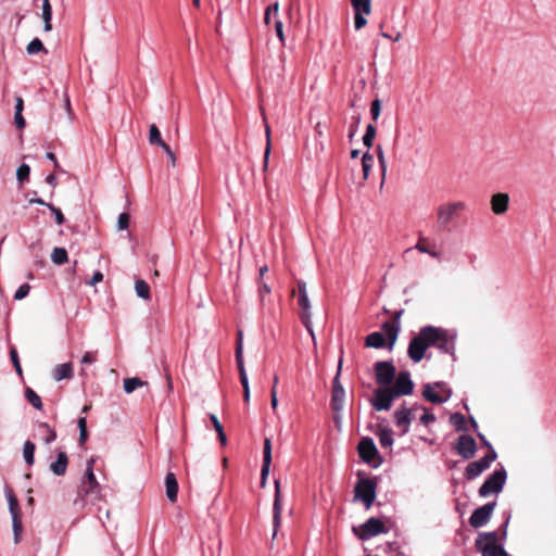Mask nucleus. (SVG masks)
Returning <instances> with one entry per match:
<instances>
[{
    "mask_svg": "<svg viewBox=\"0 0 556 556\" xmlns=\"http://www.w3.org/2000/svg\"><path fill=\"white\" fill-rule=\"evenodd\" d=\"M430 346H434L444 353H452L454 350V336L439 327H422L418 334L410 340L407 354L414 363H419Z\"/></svg>",
    "mask_w": 556,
    "mask_h": 556,
    "instance_id": "nucleus-1",
    "label": "nucleus"
},
{
    "mask_svg": "<svg viewBox=\"0 0 556 556\" xmlns=\"http://www.w3.org/2000/svg\"><path fill=\"white\" fill-rule=\"evenodd\" d=\"M475 546L481 556H508L504 547L497 544V533L494 531L479 533Z\"/></svg>",
    "mask_w": 556,
    "mask_h": 556,
    "instance_id": "nucleus-2",
    "label": "nucleus"
},
{
    "mask_svg": "<svg viewBox=\"0 0 556 556\" xmlns=\"http://www.w3.org/2000/svg\"><path fill=\"white\" fill-rule=\"evenodd\" d=\"M377 492V481L370 478L359 479L354 489L355 500L362 501L366 509H369L375 500Z\"/></svg>",
    "mask_w": 556,
    "mask_h": 556,
    "instance_id": "nucleus-3",
    "label": "nucleus"
},
{
    "mask_svg": "<svg viewBox=\"0 0 556 556\" xmlns=\"http://www.w3.org/2000/svg\"><path fill=\"white\" fill-rule=\"evenodd\" d=\"M507 479V473L504 468L495 470L480 486L478 493L481 497H486L492 493L502 492Z\"/></svg>",
    "mask_w": 556,
    "mask_h": 556,
    "instance_id": "nucleus-4",
    "label": "nucleus"
},
{
    "mask_svg": "<svg viewBox=\"0 0 556 556\" xmlns=\"http://www.w3.org/2000/svg\"><path fill=\"white\" fill-rule=\"evenodd\" d=\"M422 396L434 404H442L450 400L452 390L444 382L438 381L424 387Z\"/></svg>",
    "mask_w": 556,
    "mask_h": 556,
    "instance_id": "nucleus-5",
    "label": "nucleus"
},
{
    "mask_svg": "<svg viewBox=\"0 0 556 556\" xmlns=\"http://www.w3.org/2000/svg\"><path fill=\"white\" fill-rule=\"evenodd\" d=\"M465 208L466 204L460 201L441 204L437 211L439 226L441 228H445L458 212L464 211Z\"/></svg>",
    "mask_w": 556,
    "mask_h": 556,
    "instance_id": "nucleus-6",
    "label": "nucleus"
},
{
    "mask_svg": "<svg viewBox=\"0 0 556 556\" xmlns=\"http://www.w3.org/2000/svg\"><path fill=\"white\" fill-rule=\"evenodd\" d=\"M497 455L494 448H491L488 455L484 457L471 462L465 469V477L468 480H473L479 477L484 470H486L491 464L496 459Z\"/></svg>",
    "mask_w": 556,
    "mask_h": 556,
    "instance_id": "nucleus-7",
    "label": "nucleus"
},
{
    "mask_svg": "<svg viewBox=\"0 0 556 556\" xmlns=\"http://www.w3.org/2000/svg\"><path fill=\"white\" fill-rule=\"evenodd\" d=\"M495 506V502H490L475 509L469 518L470 526L476 529L485 526L490 521Z\"/></svg>",
    "mask_w": 556,
    "mask_h": 556,
    "instance_id": "nucleus-8",
    "label": "nucleus"
},
{
    "mask_svg": "<svg viewBox=\"0 0 556 556\" xmlns=\"http://www.w3.org/2000/svg\"><path fill=\"white\" fill-rule=\"evenodd\" d=\"M354 10V27L356 30L362 29L367 24L366 15L371 12V0H351Z\"/></svg>",
    "mask_w": 556,
    "mask_h": 556,
    "instance_id": "nucleus-9",
    "label": "nucleus"
},
{
    "mask_svg": "<svg viewBox=\"0 0 556 556\" xmlns=\"http://www.w3.org/2000/svg\"><path fill=\"white\" fill-rule=\"evenodd\" d=\"M395 366L390 362H377L375 364L376 381L380 386H389L395 378Z\"/></svg>",
    "mask_w": 556,
    "mask_h": 556,
    "instance_id": "nucleus-10",
    "label": "nucleus"
},
{
    "mask_svg": "<svg viewBox=\"0 0 556 556\" xmlns=\"http://www.w3.org/2000/svg\"><path fill=\"white\" fill-rule=\"evenodd\" d=\"M101 498V488H93L92 484H87L81 481L77 489V496L74 500V505L84 507L87 500L91 502L98 501Z\"/></svg>",
    "mask_w": 556,
    "mask_h": 556,
    "instance_id": "nucleus-11",
    "label": "nucleus"
},
{
    "mask_svg": "<svg viewBox=\"0 0 556 556\" xmlns=\"http://www.w3.org/2000/svg\"><path fill=\"white\" fill-rule=\"evenodd\" d=\"M395 379L393 387H389L395 397L409 395L414 391V382L408 371H401Z\"/></svg>",
    "mask_w": 556,
    "mask_h": 556,
    "instance_id": "nucleus-12",
    "label": "nucleus"
},
{
    "mask_svg": "<svg viewBox=\"0 0 556 556\" xmlns=\"http://www.w3.org/2000/svg\"><path fill=\"white\" fill-rule=\"evenodd\" d=\"M394 399L395 395L392 393L390 388H378L374 392L371 405L378 412L389 410L392 406V402Z\"/></svg>",
    "mask_w": 556,
    "mask_h": 556,
    "instance_id": "nucleus-13",
    "label": "nucleus"
},
{
    "mask_svg": "<svg viewBox=\"0 0 556 556\" xmlns=\"http://www.w3.org/2000/svg\"><path fill=\"white\" fill-rule=\"evenodd\" d=\"M387 532L388 529L384 526V523L380 519L371 517L361 526V533L358 536L361 540L365 541L372 536Z\"/></svg>",
    "mask_w": 556,
    "mask_h": 556,
    "instance_id": "nucleus-14",
    "label": "nucleus"
},
{
    "mask_svg": "<svg viewBox=\"0 0 556 556\" xmlns=\"http://www.w3.org/2000/svg\"><path fill=\"white\" fill-rule=\"evenodd\" d=\"M457 454L464 459H470L477 452V443L471 435L462 434L455 446Z\"/></svg>",
    "mask_w": 556,
    "mask_h": 556,
    "instance_id": "nucleus-15",
    "label": "nucleus"
},
{
    "mask_svg": "<svg viewBox=\"0 0 556 556\" xmlns=\"http://www.w3.org/2000/svg\"><path fill=\"white\" fill-rule=\"evenodd\" d=\"M418 409V405L415 404L413 407L407 408L402 406L394 412V419L396 426L401 429L402 434H405L409 431V426L413 420V413Z\"/></svg>",
    "mask_w": 556,
    "mask_h": 556,
    "instance_id": "nucleus-16",
    "label": "nucleus"
},
{
    "mask_svg": "<svg viewBox=\"0 0 556 556\" xmlns=\"http://www.w3.org/2000/svg\"><path fill=\"white\" fill-rule=\"evenodd\" d=\"M377 453V447L371 438H363L358 443V454L364 462L371 463Z\"/></svg>",
    "mask_w": 556,
    "mask_h": 556,
    "instance_id": "nucleus-17",
    "label": "nucleus"
},
{
    "mask_svg": "<svg viewBox=\"0 0 556 556\" xmlns=\"http://www.w3.org/2000/svg\"><path fill=\"white\" fill-rule=\"evenodd\" d=\"M509 195L504 192L495 193L491 198V207L494 214L502 215L508 210Z\"/></svg>",
    "mask_w": 556,
    "mask_h": 556,
    "instance_id": "nucleus-18",
    "label": "nucleus"
},
{
    "mask_svg": "<svg viewBox=\"0 0 556 556\" xmlns=\"http://www.w3.org/2000/svg\"><path fill=\"white\" fill-rule=\"evenodd\" d=\"M68 466V456L65 452L61 451L58 453L56 460L51 463L50 470L55 476H64Z\"/></svg>",
    "mask_w": 556,
    "mask_h": 556,
    "instance_id": "nucleus-19",
    "label": "nucleus"
},
{
    "mask_svg": "<svg viewBox=\"0 0 556 556\" xmlns=\"http://www.w3.org/2000/svg\"><path fill=\"white\" fill-rule=\"evenodd\" d=\"M271 463V443L269 439H265L264 451H263V466L261 470L262 482L264 483L267 475L269 473V467Z\"/></svg>",
    "mask_w": 556,
    "mask_h": 556,
    "instance_id": "nucleus-20",
    "label": "nucleus"
},
{
    "mask_svg": "<svg viewBox=\"0 0 556 556\" xmlns=\"http://www.w3.org/2000/svg\"><path fill=\"white\" fill-rule=\"evenodd\" d=\"M166 496L169 502L175 503L178 494V482L173 472H168L165 478Z\"/></svg>",
    "mask_w": 556,
    "mask_h": 556,
    "instance_id": "nucleus-21",
    "label": "nucleus"
},
{
    "mask_svg": "<svg viewBox=\"0 0 556 556\" xmlns=\"http://www.w3.org/2000/svg\"><path fill=\"white\" fill-rule=\"evenodd\" d=\"M383 336H386L390 342L389 349L391 350L396 342L401 326L391 321H384L382 324Z\"/></svg>",
    "mask_w": 556,
    "mask_h": 556,
    "instance_id": "nucleus-22",
    "label": "nucleus"
},
{
    "mask_svg": "<svg viewBox=\"0 0 556 556\" xmlns=\"http://www.w3.org/2000/svg\"><path fill=\"white\" fill-rule=\"evenodd\" d=\"M345 390L344 388H337L331 392V409L334 413H340L344 407Z\"/></svg>",
    "mask_w": 556,
    "mask_h": 556,
    "instance_id": "nucleus-23",
    "label": "nucleus"
},
{
    "mask_svg": "<svg viewBox=\"0 0 556 556\" xmlns=\"http://www.w3.org/2000/svg\"><path fill=\"white\" fill-rule=\"evenodd\" d=\"M73 377V365L72 363H64L56 365L53 369V378L56 381L63 379H71Z\"/></svg>",
    "mask_w": 556,
    "mask_h": 556,
    "instance_id": "nucleus-24",
    "label": "nucleus"
},
{
    "mask_svg": "<svg viewBox=\"0 0 556 556\" xmlns=\"http://www.w3.org/2000/svg\"><path fill=\"white\" fill-rule=\"evenodd\" d=\"M242 340H243V331L241 329H238L237 342H236V361H237V367H238V376L241 379H242V357H243Z\"/></svg>",
    "mask_w": 556,
    "mask_h": 556,
    "instance_id": "nucleus-25",
    "label": "nucleus"
},
{
    "mask_svg": "<svg viewBox=\"0 0 556 556\" xmlns=\"http://www.w3.org/2000/svg\"><path fill=\"white\" fill-rule=\"evenodd\" d=\"M386 339L383 333L375 331L366 337L365 344L367 348L381 349L384 346Z\"/></svg>",
    "mask_w": 556,
    "mask_h": 556,
    "instance_id": "nucleus-26",
    "label": "nucleus"
},
{
    "mask_svg": "<svg viewBox=\"0 0 556 556\" xmlns=\"http://www.w3.org/2000/svg\"><path fill=\"white\" fill-rule=\"evenodd\" d=\"M41 17L45 23V31H50L52 29V7L50 0H42Z\"/></svg>",
    "mask_w": 556,
    "mask_h": 556,
    "instance_id": "nucleus-27",
    "label": "nucleus"
},
{
    "mask_svg": "<svg viewBox=\"0 0 556 556\" xmlns=\"http://www.w3.org/2000/svg\"><path fill=\"white\" fill-rule=\"evenodd\" d=\"M93 465H94V459L90 458L87 462V468H86V471H85V475H84L81 481L86 482L87 484H92L93 488H101L100 483L98 482V480L96 479V476L93 473Z\"/></svg>",
    "mask_w": 556,
    "mask_h": 556,
    "instance_id": "nucleus-28",
    "label": "nucleus"
},
{
    "mask_svg": "<svg viewBox=\"0 0 556 556\" xmlns=\"http://www.w3.org/2000/svg\"><path fill=\"white\" fill-rule=\"evenodd\" d=\"M5 495H7V498H8L9 509H10V513H11L12 517H14V514L15 515H21V509H20L18 501H17L13 490L10 486H8V485L5 486Z\"/></svg>",
    "mask_w": 556,
    "mask_h": 556,
    "instance_id": "nucleus-29",
    "label": "nucleus"
},
{
    "mask_svg": "<svg viewBox=\"0 0 556 556\" xmlns=\"http://www.w3.org/2000/svg\"><path fill=\"white\" fill-rule=\"evenodd\" d=\"M276 486V493H275V501H274V525L275 528L278 527L281 519V502H280V492H279V482H275Z\"/></svg>",
    "mask_w": 556,
    "mask_h": 556,
    "instance_id": "nucleus-30",
    "label": "nucleus"
},
{
    "mask_svg": "<svg viewBox=\"0 0 556 556\" xmlns=\"http://www.w3.org/2000/svg\"><path fill=\"white\" fill-rule=\"evenodd\" d=\"M35 450H36V446L31 441L27 440L24 442L23 455H24V459L28 466H31L35 463Z\"/></svg>",
    "mask_w": 556,
    "mask_h": 556,
    "instance_id": "nucleus-31",
    "label": "nucleus"
},
{
    "mask_svg": "<svg viewBox=\"0 0 556 556\" xmlns=\"http://www.w3.org/2000/svg\"><path fill=\"white\" fill-rule=\"evenodd\" d=\"M135 290L139 298L143 300H150V286L143 279H137L135 283Z\"/></svg>",
    "mask_w": 556,
    "mask_h": 556,
    "instance_id": "nucleus-32",
    "label": "nucleus"
},
{
    "mask_svg": "<svg viewBox=\"0 0 556 556\" xmlns=\"http://www.w3.org/2000/svg\"><path fill=\"white\" fill-rule=\"evenodd\" d=\"M149 142L152 146H164L165 141L161 137V131L155 124L150 125L149 129Z\"/></svg>",
    "mask_w": 556,
    "mask_h": 556,
    "instance_id": "nucleus-33",
    "label": "nucleus"
},
{
    "mask_svg": "<svg viewBox=\"0 0 556 556\" xmlns=\"http://www.w3.org/2000/svg\"><path fill=\"white\" fill-rule=\"evenodd\" d=\"M51 260L56 265H63L68 261L67 251L64 248H54L51 253Z\"/></svg>",
    "mask_w": 556,
    "mask_h": 556,
    "instance_id": "nucleus-34",
    "label": "nucleus"
},
{
    "mask_svg": "<svg viewBox=\"0 0 556 556\" xmlns=\"http://www.w3.org/2000/svg\"><path fill=\"white\" fill-rule=\"evenodd\" d=\"M147 382L138 377L124 379V390L126 393L134 392L137 388L143 387Z\"/></svg>",
    "mask_w": 556,
    "mask_h": 556,
    "instance_id": "nucleus-35",
    "label": "nucleus"
},
{
    "mask_svg": "<svg viewBox=\"0 0 556 556\" xmlns=\"http://www.w3.org/2000/svg\"><path fill=\"white\" fill-rule=\"evenodd\" d=\"M424 241H425V239L420 238L419 241L417 242V244L414 247V249L418 250L420 253H426V254H429L430 256H432L434 258H439L440 257V253L437 252V251H433V250H429L424 244ZM412 251H413V248L406 249L405 252H404V255L410 253Z\"/></svg>",
    "mask_w": 556,
    "mask_h": 556,
    "instance_id": "nucleus-36",
    "label": "nucleus"
},
{
    "mask_svg": "<svg viewBox=\"0 0 556 556\" xmlns=\"http://www.w3.org/2000/svg\"><path fill=\"white\" fill-rule=\"evenodd\" d=\"M379 443L382 447H391L393 444V434L390 429H380L378 432Z\"/></svg>",
    "mask_w": 556,
    "mask_h": 556,
    "instance_id": "nucleus-37",
    "label": "nucleus"
},
{
    "mask_svg": "<svg viewBox=\"0 0 556 556\" xmlns=\"http://www.w3.org/2000/svg\"><path fill=\"white\" fill-rule=\"evenodd\" d=\"M39 429L45 432L43 442L50 444L56 439V432L47 422H39Z\"/></svg>",
    "mask_w": 556,
    "mask_h": 556,
    "instance_id": "nucleus-38",
    "label": "nucleus"
},
{
    "mask_svg": "<svg viewBox=\"0 0 556 556\" xmlns=\"http://www.w3.org/2000/svg\"><path fill=\"white\" fill-rule=\"evenodd\" d=\"M12 526H13V534H14V542L17 544L21 541L22 532H23V523H22V516L15 515L12 517Z\"/></svg>",
    "mask_w": 556,
    "mask_h": 556,
    "instance_id": "nucleus-39",
    "label": "nucleus"
},
{
    "mask_svg": "<svg viewBox=\"0 0 556 556\" xmlns=\"http://www.w3.org/2000/svg\"><path fill=\"white\" fill-rule=\"evenodd\" d=\"M25 397L36 409L42 408L40 396L31 388L25 389Z\"/></svg>",
    "mask_w": 556,
    "mask_h": 556,
    "instance_id": "nucleus-40",
    "label": "nucleus"
},
{
    "mask_svg": "<svg viewBox=\"0 0 556 556\" xmlns=\"http://www.w3.org/2000/svg\"><path fill=\"white\" fill-rule=\"evenodd\" d=\"M450 424L456 431H463L466 429V418L459 413L452 414L450 417Z\"/></svg>",
    "mask_w": 556,
    "mask_h": 556,
    "instance_id": "nucleus-41",
    "label": "nucleus"
},
{
    "mask_svg": "<svg viewBox=\"0 0 556 556\" xmlns=\"http://www.w3.org/2000/svg\"><path fill=\"white\" fill-rule=\"evenodd\" d=\"M372 163H374V155L370 154L368 151L365 152L362 157V167H363V174H364L365 180L369 176L370 169L372 167Z\"/></svg>",
    "mask_w": 556,
    "mask_h": 556,
    "instance_id": "nucleus-42",
    "label": "nucleus"
},
{
    "mask_svg": "<svg viewBox=\"0 0 556 556\" xmlns=\"http://www.w3.org/2000/svg\"><path fill=\"white\" fill-rule=\"evenodd\" d=\"M376 137V127L372 124H368L366 127L365 135L363 136V143L367 148H371L374 139Z\"/></svg>",
    "mask_w": 556,
    "mask_h": 556,
    "instance_id": "nucleus-43",
    "label": "nucleus"
},
{
    "mask_svg": "<svg viewBox=\"0 0 556 556\" xmlns=\"http://www.w3.org/2000/svg\"><path fill=\"white\" fill-rule=\"evenodd\" d=\"M376 152H377V159H378V162H379V166H380V169H381L382 180H384V177H386V174H387V160H386V156H384V151H383L381 146H377ZM382 184H383V181H381V185Z\"/></svg>",
    "mask_w": 556,
    "mask_h": 556,
    "instance_id": "nucleus-44",
    "label": "nucleus"
},
{
    "mask_svg": "<svg viewBox=\"0 0 556 556\" xmlns=\"http://www.w3.org/2000/svg\"><path fill=\"white\" fill-rule=\"evenodd\" d=\"M26 51L28 54H36L40 51H45L47 52V50L45 49L43 47V43L42 41L39 39V38H35L33 39L28 45H27V48H26Z\"/></svg>",
    "mask_w": 556,
    "mask_h": 556,
    "instance_id": "nucleus-45",
    "label": "nucleus"
},
{
    "mask_svg": "<svg viewBox=\"0 0 556 556\" xmlns=\"http://www.w3.org/2000/svg\"><path fill=\"white\" fill-rule=\"evenodd\" d=\"M301 320H302L303 325L305 326L306 330L309 332L312 339L315 341V333H314V330L312 327V320H311V309L302 311Z\"/></svg>",
    "mask_w": 556,
    "mask_h": 556,
    "instance_id": "nucleus-46",
    "label": "nucleus"
},
{
    "mask_svg": "<svg viewBox=\"0 0 556 556\" xmlns=\"http://www.w3.org/2000/svg\"><path fill=\"white\" fill-rule=\"evenodd\" d=\"M30 168L27 164H22L16 170L17 180L23 184L29 179Z\"/></svg>",
    "mask_w": 556,
    "mask_h": 556,
    "instance_id": "nucleus-47",
    "label": "nucleus"
},
{
    "mask_svg": "<svg viewBox=\"0 0 556 556\" xmlns=\"http://www.w3.org/2000/svg\"><path fill=\"white\" fill-rule=\"evenodd\" d=\"M10 357H11V361L13 363V366L16 370V372L22 376L23 374V370H22V366H21V363H20V358H18V355H17V351L15 348H12L10 350Z\"/></svg>",
    "mask_w": 556,
    "mask_h": 556,
    "instance_id": "nucleus-48",
    "label": "nucleus"
},
{
    "mask_svg": "<svg viewBox=\"0 0 556 556\" xmlns=\"http://www.w3.org/2000/svg\"><path fill=\"white\" fill-rule=\"evenodd\" d=\"M381 113V102L380 100L376 99L371 102L370 105V115L374 121H377Z\"/></svg>",
    "mask_w": 556,
    "mask_h": 556,
    "instance_id": "nucleus-49",
    "label": "nucleus"
},
{
    "mask_svg": "<svg viewBox=\"0 0 556 556\" xmlns=\"http://www.w3.org/2000/svg\"><path fill=\"white\" fill-rule=\"evenodd\" d=\"M47 207L54 214L58 225H62L65 222V217L59 207L53 204H47Z\"/></svg>",
    "mask_w": 556,
    "mask_h": 556,
    "instance_id": "nucleus-50",
    "label": "nucleus"
},
{
    "mask_svg": "<svg viewBox=\"0 0 556 556\" xmlns=\"http://www.w3.org/2000/svg\"><path fill=\"white\" fill-rule=\"evenodd\" d=\"M418 408L422 409L424 410V414L422 416L420 417V421L424 424V425H429L431 422H434L435 421V416L430 413L426 407L424 406H418Z\"/></svg>",
    "mask_w": 556,
    "mask_h": 556,
    "instance_id": "nucleus-51",
    "label": "nucleus"
},
{
    "mask_svg": "<svg viewBox=\"0 0 556 556\" xmlns=\"http://www.w3.org/2000/svg\"><path fill=\"white\" fill-rule=\"evenodd\" d=\"M130 216L128 213H122L118 216L117 227L119 230L127 229L129 227Z\"/></svg>",
    "mask_w": 556,
    "mask_h": 556,
    "instance_id": "nucleus-52",
    "label": "nucleus"
},
{
    "mask_svg": "<svg viewBox=\"0 0 556 556\" xmlns=\"http://www.w3.org/2000/svg\"><path fill=\"white\" fill-rule=\"evenodd\" d=\"M30 291V286L28 283L22 285L15 292L14 299L15 300H23L28 295Z\"/></svg>",
    "mask_w": 556,
    "mask_h": 556,
    "instance_id": "nucleus-53",
    "label": "nucleus"
},
{
    "mask_svg": "<svg viewBox=\"0 0 556 556\" xmlns=\"http://www.w3.org/2000/svg\"><path fill=\"white\" fill-rule=\"evenodd\" d=\"M342 369V358L339 359L338 364V370L332 381V390H337V388H343V386L340 382V375Z\"/></svg>",
    "mask_w": 556,
    "mask_h": 556,
    "instance_id": "nucleus-54",
    "label": "nucleus"
},
{
    "mask_svg": "<svg viewBox=\"0 0 556 556\" xmlns=\"http://www.w3.org/2000/svg\"><path fill=\"white\" fill-rule=\"evenodd\" d=\"M258 283H260L258 294H260L261 302L263 303L265 300V296L270 293L271 289L267 283H265L263 281H261Z\"/></svg>",
    "mask_w": 556,
    "mask_h": 556,
    "instance_id": "nucleus-55",
    "label": "nucleus"
},
{
    "mask_svg": "<svg viewBox=\"0 0 556 556\" xmlns=\"http://www.w3.org/2000/svg\"><path fill=\"white\" fill-rule=\"evenodd\" d=\"M299 306L301 307L302 311H309L311 309V303H309V299H308V295H300L299 296Z\"/></svg>",
    "mask_w": 556,
    "mask_h": 556,
    "instance_id": "nucleus-56",
    "label": "nucleus"
},
{
    "mask_svg": "<svg viewBox=\"0 0 556 556\" xmlns=\"http://www.w3.org/2000/svg\"><path fill=\"white\" fill-rule=\"evenodd\" d=\"M97 361V352H86L83 355L81 363L83 364H92Z\"/></svg>",
    "mask_w": 556,
    "mask_h": 556,
    "instance_id": "nucleus-57",
    "label": "nucleus"
},
{
    "mask_svg": "<svg viewBox=\"0 0 556 556\" xmlns=\"http://www.w3.org/2000/svg\"><path fill=\"white\" fill-rule=\"evenodd\" d=\"M161 148L167 154V156H168V159L170 161L172 166H175L176 165V156H175V153L173 152V150L170 149V147L165 142L164 146H162Z\"/></svg>",
    "mask_w": 556,
    "mask_h": 556,
    "instance_id": "nucleus-58",
    "label": "nucleus"
},
{
    "mask_svg": "<svg viewBox=\"0 0 556 556\" xmlns=\"http://www.w3.org/2000/svg\"><path fill=\"white\" fill-rule=\"evenodd\" d=\"M23 112H15L14 123L17 129H23L25 127V119L23 117Z\"/></svg>",
    "mask_w": 556,
    "mask_h": 556,
    "instance_id": "nucleus-59",
    "label": "nucleus"
},
{
    "mask_svg": "<svg viewBox=\"0 0 556 556\" xmlns=\"http://www.w3.org/2000/svg\"><path fill=\"white\" fill-rule=\"evenodd\" d=\"M103 280V274L99 270L94 271L91 279L88 281V285L96 286L97 283Z\"/></svg>",
    "mask_w": 556,
    "mask_h": 556,
    "instance_id": "nucleus-60",
    "label": "nucleus"
},
{
    "mask_svg": "<svg viewBox=\"0 0 556 556\" xmlns=\"http://www.w3.org/2000/svg\"><path fill=\"white\" fill-rule=\"evenodd\" d=\"M275 29L276 34L281 42L285 41V35H283V26L281 21H276L275 23Z\"/></svg>",
    "mask_w": 556,
    "mask_h": 556,
    "instance_id": "nucleus-61",
    "label": "nucleus"
},
{
    "mask_svg": "<svg viewBox=\"0 0 556 556\" xmlns=\"http://www.w3.org/2000/svg\"><path fill=\"white\" fill-rule=\"evenodd\" d=\"M210 419H211L212 425H213L214 429L216 430V432L224 429L223 425L219 422L218 418L214 414L210 415Z\"/></svg>",
    "mask_w": 556,
    "mask_h": 556,
    "instance_id": "nucleus-62",
    "label": "nucleus"
},
{
    "mask_svg": "<svg viewBox=\"0 0 556 556\" xmlns=\"http://www.w3.org/2000/svg\"><path fill=\"white\" fill-rule=\"evenodd\" d=\"M298 288H299V296H300V295H306V294H307V290H306V283H305V281H303V280H299V281H298Z\"/></svg>",
    "mask_w": 556,
    "mask_h": 556,
    "instance_id": "nucleus-63",
    "label": "nucleus"
},
{
    "mask_svg": "<svg viewBox=\"0 0 556 556\" xmlns=\"http://www.w3.org/2000/svg\"><path fill=\"white\" fill-rule=\"evenodd\" d=\"M15 103V112H23L24 110V100L22 97L16 98Z\"/></svg>",
    "mask_w": 556,
    "mask_h": 556,
    "instance_id": "nucleus-64",
    "label": "nucleus"
}]
</instances>
